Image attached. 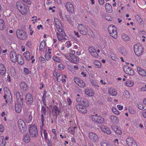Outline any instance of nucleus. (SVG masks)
Here are the masks:
<instances>
[{"label": "nucleus", "mask_w": 146, "mask_h": 146, "mask_svg": "<svg viewBox=\"0 0 146 146\" xmlns=\"http://www.w3.org/2000/svg\"><path fill=\"white\" fill-rule=\"evenodd\" d=\"M18 124L20 132L24 133L26 131L27 126L25 122L22 119H20L19 120Z\"/></svg>", "instance_id": "nucleus-5"}, {"label": "nucleus", "mask_w": 146, "mask_h": 146, "mask_svg": "<svg viewBox=\"0 0 146 146\" xmlns=\"http://www.w3.org/2000/svg\"><path fill=\"white\" fill-rule=\"evenodd\" d=\"M111 121L113 123H117L119 122V120L117 117L114 115H111L110 117Z\"/></svg>", "instance_id": "nucleus-30"}, {"label": "nucleus", "mask_w": 146, "mask_h": 146, "mask_svg": "<svg viewBox=\"0 0 146 146\" xmlns=\"http://www.w3.org/2000/svg\"><path fill=\"white\" fill-rule=\"evenodd\" d=\"M85 93L90 96H92L93 95V93L90 90L88 89L85 90Z\"/></svg>", "instance_id": "nucleus-46"}, {"label": "nucleus", "mask_w": 146, "mask_h": 146, "mask_svg": "<svg viewBox=\"0 0 146 146\" xmlns=\"http://www.w3.org/2000/svg\"><path fill=\"white\" fill-rule=\"evenodd\" d=\"M75 127H70L68 128V130L70 133L74 135L75 133Z\"/></svg>", "instance_id": "nucleus-42"}, {"label": "nucleus", "mask_w": 146, "mask_h": 146, "mask_svg": "<svg viewBox=\"0 0 146 146\" xmlns=\"http://www.w3.org/2000/svg\"><path fill=\"white\" fill-rule=\"evenodd\" d=\"M74 80L75 83L80 87L82 88L85 86V83L83 80L80 79V78L75 77L74 79Z\"/></svg>", "instance_id": "nucleus-11"}, {"label": "nucleus", "mask_w": 146, "mask_h": 146, "mask_svg": "<svg viewBox=\"0 0 146 146\" xmlns=\"http://www.w3.org/2000/svg\"><path fill=\"white\" fill-rule=\"evenodd\" d=\"M52 111L53 112L55 113V115L57 117L59 115V113L60 112L59 109L55 105L54 106Z\"/></svg>", "instance_id": "nucleus-21"}, {"label": "nucleus", "mask_w": 146, "mask_h": 146, "mask_svg": "<svg viewBox=\"0 0 146 146\" xmlns=\"http://www.w3.org/2000/svg\"><path fill=\"white\" fill-rule=\"evenodd\" d=\"M5 23L4 21L1 19H0V30H3L5 28Z\"/></svg>", "instance_id": "nucleus-36"}, {"label": "nucleus", "mask_w": 146, "mask_h": 146, "mask_svg": "<svg viewBox=\"0 0 146 146\" xmlns=\"http://www.w3.org/2000/svg\"><path fill=\"white\" fill-rule=\"evenodd\" d=\"M33 119V117L31 115V114L30 113L28 117H27L25 119L26 121L28 123H30L31 122L32 120Z\"/></svg>", "instance_id": "nucleus-41"}, {"label": "nucleus", "mask_w": 146, "mask_h": 146, "mask_svg": "<svg viewBox=\"0 0 146 146\" xmlns=\"http://www.w3.org/2000/svg\"><path fill=\"white\" fill-rule=\"evenodd\" d=\"M108 92L110 95H111L112 96H115L117 94V92L114 90L113 89H110L109 90H108Z\"/></svg>", "instance_id": "nucleus-37"}, {"label": "nucleus", "mask_w": 146, "mask_h": 146, "mask_svg": "<svg viewBox=\"0 0 146 146\" xmlns=\"http://www.w3.org/2000/svg\"><path fill=\"white\" fill-rule=\"evenodd\" d=\"M90 119L95 123H102L104 121V119L101 116L96 114L90 117Z\"/></svg>", "instance_id": "nucleus-2"}, {"label": "nucleus", "mask_w": 146, "mask_h": 146, "mask_svg": "<svg viewBox=\"0 0 146 146\" xmlns=\"http://www.w3.org/2000/svg\"><path fill=\"white\" fill-rule=\"evenodd\" d=\"M102 130L104 132L108 134H110L111 132V130L108 127H103L101 128Z\"/></svg>", "instance_id": "nucleus-29"}, {"label": "nucleus", "mask_w": 146, "mask_h": 146, "mask_svg": "<svg viewBox=\"0 0 146 146\" xmlns=\"http://www.w3.org/2000/svg\"><path fill=\"white\" fill-rule=\"evenodd\" d=\"M23 140L25 142L28 143L30 141V138L29 135L28 134H26L24 136Z\"/></svg>", "instance_id": "nucleus-33"}, {"label": "nucleus", "mask_w": 146, "mask_h": 146, "mask_svg": "<svg viewBox=\"0 0 146 146\" xmlns=\"http://www.w3.org/2000/svg\"><path fill=\"white\" fill-rule=\"evenodd\" d=\"M24 71L25 73L27 74H29L31 73V71L28 68H24Z\"/></svg>", "instance_id": "nucleus-59"}, {"label": "nucleus", "mask_w": 146, "mask_h": 146, "mask_svg": "<svg viewBox=\"0 0 146 146\" xmlns=\"http://www.w3.org/2000/svg\"><path fill=\"white\" fill-rule=\"evenodd\" d=\"M88 137L90 141L94 143L97 142L99 141L98 135L93 132H91L88 134Z\"/></svg>", "instance_id": "nucleus-9"}, {"label": "nucleus", "mask_w": 146, "mask_h": 146, "mask_svg": "<svg viewBox=\"0 0 146 146\" xmlns=\"http://www.w3.org/2000/svg\"><path fill=\"white\" fill-rule=\"evenodd\" d=\"M134 50L135 54L137 56L141 55L143 52V48L140 43L135 44L134 46Z\"/></svg>", "instance_id": "nucleus-4"}, {"label": "nucleus", "mask_w": 146, "mask_h": 146, "mask_svg": "<svg viewBox=\"0 0 146 146\" xmlns=\"http://www.w3.org/2000/svg\"><path fill=\"white\" fill-rule=\"evenodd\" d=\"M92 84L94 86H95V88H97L99 86L97 84L96 81L95 80H92L91 81Z\"/></svg>", "instance_id": "nucleus-49"}, {"label": "nucleus", "mask_w": 146, "mask_h": 146, "mask_svg": "<svg viewBox=\"0 0 146 146\" xmlns=\"http://www.w3.org/2000/svg\"><path fill=\"white\" fill-rule=\"evenodd\" d=\"M30 113L28 112V110L27 109H25L24 110L23 117L25 119L27 118L28 116L29 115Z\"/></svg>", "instance_id": "nucleus-44"}, {"label": "nucleus", "mask_w": 146, "mask_h": 146, "mask_svg": "<svg viewBox=\"0 0 146 146\" xmlns=\"http://www.w3.org/2000/svg\"><path fill=\"white\" fill-rule=\"evenodd\" d=\"M39 59L40 61L43 63H44L46 61L45 59L42 57H40Z\"/></svg>", "instance_id": "nucleus-61"}, {"label": "nucleus", "mask_w": 146, "mask_h": 146, "mask_svg": "<svg viewBox=\"0 0 146 146\" xmlns=\"http://www.w3.org/2000/svg\"><path fill=\"white\" fill-rule=\"evenodd\" d=\"M66 7L68 11L72 12L74 10V7L72 4L70 2H68L66 4Z\"/></svg>", "instance_id": "nucleus-18"}, {"label": "nucleus", "mask_w": 146, "mask_h": 146, "mask_svg": "<svg viewBox=\"0 0 146 146\" xmlns=\"http://www.w3.org/2000/svg\"><path fill=\"white\" fill-rule=\"evenodd\" d=\"M123 95L126 98H128L130 97L129 93V92L127 91H124L123 93Z\"/></svg>", "instance_id": "nucleus-51"}, {"label": "nucleus", "mask_w": 146, "mask_h": 146, "mask_svg": "<svg viewBox=\"0 0 146 146\" xmlns=\"http://www.w3.org/2000/svg\"><path fill=\"white\" fill-rule=\"evenodd\" d=\"M53 60L57 62H60L61 61V59L60 58L56 56H55L53 57Z\"/></svg>", "instance_id": "nucleus-47"}, {"label": "nucleus", "mask_w": 146, "mask_h": 146, "mask_svg": "<svg viewBox=\"0 0 146 146\" xmlns=\"http://www.w3.org/2000/svg\"><path fill=\"white\" fill-rule=\"evenodd\" d=\"M126 141L128 146H137L135 141L132 137L127 139Z\"/></svg>", "instance_id": "nucleus-13"}, {"label": "nucleus", "mask_w": 146, "mask_h": 146, "mask_svg": "<svg viewBox=\"0 0 146 146\" xmlns=\"http://www.w3.org/2000/svg\"><path fill=\"white\" fill-rule=\"evenodd\" d=\"M137 70L139 74L142 76H146V72L143 69L139 67L137 68Z\"/></svg>", "instance_id": "nucleus-23"}, {"label": "nucleus", "mask_w": 146, "mask_h": 146, "mask_svg": "<svg viewBox=\"0 0 146 146\" xmlns=\"http://www.w3.org/2000/svg\"><path fill=\"white\" fill-rule=\"evenodd\" d=\"M17 8L23 15L27 14L29 11V8L28 6L23 3L21 1H18L16 4Z\"/></svg>", "instance_id": "nucleus-1"}, {"label": "nucleus", "mask_w": 146, "mask_h": 146, "mask_svg": "<svg viewBox=\"0 0 146 146\" xmlns=\"http://www.w3.org/2000/svg\"><path fill=\"white\" fill-rule=\"evenodd\" d=\"M23 105V101H18L16 103L15 105V111L18 113H20L22 111Z\"/></svg>", "instance_id": "nucleus-10"}, {"label": "nucleus", "mask_w": 146, "mask_h": 146, "mask_svg": "<svg viewBox=\"0 0 146 146\" xmlns=\"http://www.w3.org/2000/svg\"><path fill=\"white\" fill-rule=\"evenodd\" d=\"M45 57L46 60H48L50 59L51 56L49 54H48L46 53L45 54Z\"/></svg>", "instance_id": "nucleus-55"}, {"label": "nucleus", "mask_w": 146, "mask_h": 146, "mask_svg": "<svg viewBox=\"0 0 146 146\" xmlns=\"http://www.w3.org/2000/svg\"><path fill=\"white\" fill-rule=\"evenodd\" d=\"M108 30L111 36L115 38H117V32L115 27L114 25H111L109 26Z\"/></svg>", "instance_id": "nucleus-7"}, {"label": "nucleus", "mask_w": 146, "mask_h": 146, "mask_svg": "<svg viewBox=\"0 0 146 146\" xmlns=\"http://www.w3.org/2000/svg\"><path fill=\"white\" fill-rule=\"evenodd\" d=\"M123 71L126 74L130 75L134 74V71L127 66H125L123 68Z\"/></svg>", "instance_id": "nucleus-14"}, {"label": "nucleus", "mask_w": 146, "mask_h": 146, "mask_svg": "<svg viewBox=\"0 0 146 146\" xmlns=\"http://www.w3.org/2000/svg\"><path fill=\"white\" fill-rule=\"evenodd\" d=\"M46 109L44 106H41V114L46 115Z\"/></svg>", "instance_id": "nucleus-45"}, {"label": "nucleus", "mask_w": 146, "mask_h": 146, "mask_svg": "<svg viewBox=\"0 0 146 146\" xmlns=\"http://www.w3.org/2000/svg\"><path fill=\"white\" fill-rule=\"evenodd\" d=\"M106 11L108 13H111L113 11L112 7L111 4L109 3H106L105 5Z\"/></svg>", "instance_id": "nucleus-20"}, {"label": "nucleus", "mask_w": 146, "mask_h": 146, "mask_svg": "<svg viewBox=\"0 0 146 146\" xmlns=\"http://www.w3.org/2000/svg\"><path fill=\"white\" fill-rule=\"evenodd\" d=\"M0 140V146H5L6 142L4 137L2 136Z\"/></svg>", "instance_id": "nucleus-38"}, {"label": "nucleus", "mask_w": 146, "mask_h": 146, "mask_svg": "<svg viewBox=\"0 0 146 146\" xmlns=\"http://www.w3.org/2000/svg\"><path fill=\"white\" fill-rule=\"evenodd\" d=\"M23 1L28 4L30 5L31 3L30 0H22Z\"/></svg>", "instance_id": "nucleus-63"}, {"label": "nucleus", "mask_w": 146, "mask_h": 146, "mask_svg": "<svg viewBox=\"0 0 146 146\" xmlns=\"http://www.w3.org/2000/svg\"><path fill=\"white\" fill-rule=\"evenodd\" d=\"M65 45L68 48L71 46V44L69 41H68L65 43Z\"/></svg>", "instance_id": "nucleus-60"}, {"label": "nucleus", "mask_w": 146, "mask_h": 146, "mask_svg": "<svg viewBox=\"0 0 146 146\" xmlns=\"http://www.w3.org/2000/svg\"><path fill=\"white\" fill-rule=\"evenodd\" d=\"M94 64L97 68H100L101 67V63L98 60H95Z\"/></svg>", "instance_id": "nucleus-40"}, {"label": "nucleus", "mask_w": 146, "mask_h": 146, "mask_svg": "<svg viewBox=\"0 0 146 146\" xmlns=\"http://www.w3.org/2000/svg\"><path fill=\"white\" fill-rule=\"evenodd\" d=\"M58 68L61 70H63L64 68V66L62 64H60L58 66Z\"/></svg>", "instance_id": "nucleus-54"}, {"label": "nucleus", "mask_w": 146, "mask_h": 146, "mask_svg": "<svg viewBox=\"0 0 146 146\" xmlns=\"http://www.w3.org/2000/svg\"><path fill=\"white\" fill-rule=\"evenodd\" d=\"M10 72L11 76L14 77L15 78L16 75V73L15 69L13 67H12L10 68Z\"/></svg>", "instance_id": "nucleus-34"}, {"label": "nucleus", "mask_w": 146, "mask_h": 146, "mask_svg": "<svg viewBox=\"0 0 146 146\" xmlns=\"http://www.w3.org/2000/svg\"><path fill=\"white\" fill-rule=\"evenodd\" d=\"M17 61L20 64L23 65L24 63V60L22 56L20 54H18L17 56Z\"/></svg>", "instance_id": "nucleus-22"}, {"label": "nucleus", "mask_w": 146, "mask_h": 146, "mask_svg": "<svg viewBox=\"0 0 146 146\" xmlns=\"http://www.w3.org/2000/svg\"><path fill=\"white\" fill-rule=\"evenodd\" d=\"M15 96L16 97L17 102L18 101H23V98L21 97L20 93L19 92L17 91L14 94Z\"/></svg>", "instance_id": "nucleus-24"}, {"label": "nucleus", "mask_w": 146, "mask_h": 146, "mask_svg": "<svg viewBox=\"0 0 146 146\" xmlns=\"http://www.w3.org/2000/svg\"><path fill=\"white\" fill-rule=\"evenodd\" d=\"M56 35L57 36L58 40L59 41H61L62 42H63V41L62 40V37L63 36L61 34H60L58 33H56Z\"/></svg>", "instance_id": "nucleus-52"}, {"label": "nucleus", "mask_w": 146, "mask_h": 146, "mask_svg": "<svg viewBox=\"0 0 146 146\" xmlns=\"http://www.w3.org/2000/svg\"><path fill=\"white\" fill-rule=\"evenodd\" d=\"M71 61L72 62L75 63L76 62H78L79 61L78 57L77 56H71Z\"/></svg>", "instance_id": "nucleus-26"}, {"label": "nucleus", "mask_w": 146, "mask_h": 146, "mask_svg": "<svg viewBox=\"0 0 146 146\" xmlns=\"http://www.w3.org/2000/svg\"><path fill=\"white\" fill-rule=\"evenodd\" d=\"M88 50L91 55L93 56L96 58L98 57V54L94 47L92 46L90 47L88 49Z\"/></svg>", "instance_id": "nucleus-16"}, {"label": "nucleus", "mask_w": 146, "mask_h": 146, "mask_svg": "<svg viewBox=\"0 0 146 146\" xmlns=\"http://www.w3.org/2000/svg\"><path fill=\"white\" fill-rule=\"evenodd\" d=\"M26 103L29 104H32L33 102V98L32 95L30 93L27 94L25 97Z\"/></svg>", "instance_id": "nucleus-15"}, {"label": "nucleus", "mask_w": 146, "mask_h": 146, "mask_svg": "<svg viewBox=\"0 0 146 146\" xmlns=\"http://www.w3.org/2000/svg\"><path fill=\"white\" fill-rule=\"evenodd\" d=\"M112 111L115 114L118 115L119 114V111L115 108H112Z\"/></svg>", "instance_id": "nucleus-56"}, {"label": "nucleus", "mask_w": 146, "mask_h": 146, "mask_svg": "<svg viewBox=\"0 0 146 146\" xmlns=\"http://www.w3.org/2000/svg\"><path fill=\"white\" fill-rule=\"evenodd\" d=\"M77 109L81 113H87V110L86 108L81 104H77L76 106Z\"/></svg>", "instance_id": "nucleus-12"}, {"label": "nucleus", "mask_w": 146, "mask_h": 146, "mask_svg": "<svg viewBox=\"0 0 146 146\" xmlns=\"http://www.w3.org/2000/svg\"><path fill=\"white\" fill-rule=\"evenodd\" d=\"M126 84L127 86L131 87L133 85V83L130 80H128L126 82Z\"/></svg>", "instance_id": "nucleus-50"}, {"label": "nucleus", "mask_w": 146, "mask_h": 146, "mask_svg": "<svg viewBox=\"0 0 146 146\" xmlns=\"http://www.w3.org/2000/svg\"><path fill=\"white\" fill-rule=\"evenodd\" d=\"M6 69L3 64H0V74L1 75H3L5 73Z\"/></svg>", "instance_id": "nucleus-25"}, {"label": "nucleus", "mask_w": 146, "mask_h": 146, "mask_svg": "<svg viewBox=\"0 0 146 146\" xmlns=\"http://www.w3.org/2000/svg\"><path fill=\"white\" fill-rule=\"evenodd\" d=\"M46 48V42L44 41H42L40 44L39 49L42 50V51L44 50V49Z\"/></svg>", "instance_id": "nucleus-27"}, {"label": "nucleus", "mask_w": 146, "mask_h": 146, "mask_svg": "<svg viewBox=\"0 0 146 146\" xmlns=\"http://www.w3.org/2000/svg\"><path fill=\"white\" fill-rule=\"evenodd\" d=\"M138 107L139 109L141 110H143L144 109V106L143 105L140 104L138 105Z\"/></svg>", "instance_id": "nucleus-64"}, {"label": "nucleus", "mask_w": 146, "mask_h": 146, "mask_svg": "<svg viewBox=\"0 0 146 146\" xmlns=\"http://www.w3.org/2000/svg\"><path fill=\"white\" fill-rule=\"evenodd\" d=\"M55 74L57 77V81L58 82H60L63 78L64 76L65 78H66V76L60 73L56 72Z\"/></svg>", "instance_id": "nucleus-19"}, {"label": "nucleus", "mask_w": 146, "mask_h": 146, "mask_svg": "<svg viewBox=\"0 0 146 146\" xmlns=\"http://www.w3.org/2000/svg\"><path fill=\"white\" fill-rule=\"evenodd\" d=\"M75 51L74 50H72L70 53V56L71 57V56H74L75 54Z\"/></svg>", "instance_id": "nucleus-62"}, {"label": "nucleus", "mask_w": 146, "mask_h": 146, "mask_svg": "<svg viewBox=\"0 0 146 146\" xmlns=\"http://www.w3.org/2000/svg\"><path fill=\"white\" fill-rule=\"evenodd\" d=\"M20 86L21 88L24 91H26L27 88V84L24 82H21L20 84Z\"/></svg>", "instance_id": "nucleus-28"}, {"label": "nucleus", "mask_w": 146, "mask_h": 146, "mask_svg": "<svg viewBox=\"0 0 146 146\" xmlns=\"http://www.w3.org/2000/svg\"><path fill=\"white\" fill-rule=\"evenodd\" d=\"M29 133L32 137H36L38 136V131L37 127L35 125H31L29 127Z\"/></svg>", "instance_id": "nucleus-3"}, {"label": "nucleus", "mask_w": 146, "mask_h": 146, "mask_svg": "<svg viewBox=\"0 0 146 146\" xmlns=\"http://www.w3.org/2000/svg\"><path fill=\"white\" fill-rule=\"evenodd\" d=\"M122 37L125 41H129L130 40V38L127 35L125 34H123L122 36Z\"/></svg>", "instance_id": "nucleus-39"}, {"label": "nucleus", "mask_w": 146, "mask_h": 146, "mask_svg": "<svg viewBox=\"0 0 146 146\" xmlns=\"http://www.w3.org/2000/svg\"><path fill=\"white\" fill-rule=\"evenodd\" d=\"M44 134V138L45 140H46L47 139L48 134L47 133L45 130H44L43 131Z\"/></svg>", "instance_id": "nucleus-58"}, {"label": "nucleus", "mask_w": 146, "mask_h": 146, "mask_svg": "<svg viewBox=\"0 0 146 146\" xmlns=\"http://www.w3.org/2000/svg\"><path fill=\"white\" fill-rule=\"evenodd\" d=\"M111 58L113 60L116 61L117 59L116 55L113 53H112L110 55Z\"/></svg>", "instance_id": "nucleus-48"}, {"label": "nucleus", "mask_w": 146, "mask_h": 146, "mask_svg": "<svg viewBox=\"0 0 146 146\" xmlns=\"http://www.w3.org/2000/svg\"><path fill=\"white\" fill-rule=\"evenodd\" d=\"M10 57L12 61L14 62H16L17 61V56L18 54H17L16 52L14 51H11L10 53Z\"/></svg>", "instance_id": "nucleus-17"}, {"label": "nucleus", "mask_w": 146, "mask_h": 146, "mask_svg": "<svg viewBox=\"0 0 146 146\" xmlns=\"http://www.w3.org/2000/svg\"><path fill=\"white\" fill-rule=\"evenodd\" d=\"M16 34L17 37L21 40H25L27 37V35L26 32L22 30L18 29Z\"/></svg>", "instance_id": "nucleus-6"}, {"label": "nucleus", "mask_w": 146, "mask_h": 146, "mask_svg": "<svg viewBox=\"0 0 146 146\" xmlns=\"http://www.w3.org/2000/svg\"><path fill=\"white\" fill-rule=\"evenodd\" d=\"M117 129V130H116L115 133L119 135H121L122 133V132L120 128L118 127Z\"/></svg>", "instance_id": "nucleus-57"}, {"label": "nucleus", "mask_w": 146, "mask_h": 146, "mask_svg": "<svg viewBox=\"0 0 146 146\" xmlns=\"http://www.w3.org/2000/svg\"><path fill=\"white\" fill-rule=\"evenodd\" d=\"M62 28L61 26L59 27H56V29L62 35V36H66V35L64 32V31Z\"/></svg>", "instance_id": "nucleus-31"}, {"label": "nucleus", "mask_w": 146, "mask_h": 146, "mask_svg": "<svg viewBox=\"0 0 146 146\" xmlns=\"http://www.w3.org/2000/svg\"><path fill=\"white\" fill-rule=\"evenodd\" d=\"M23 55L26 58L27 60L29 61L31 60L30 53L29 52L27 51L26 52H24L23 54Z\"/></svg>", "instance_id": "nucleus-32"}, {"label": "nucleus", "mask_w": 146, "mask_h": 146, "mask_svg": "<svg viewBox=\"0 0 146 146\" xmlns=\"http://www.w3.org/2000/svg\"><path fill=\"white\" fill-rule=\"evenodd\" d=\"M54 23L56 27H59L61 25V24L60 22L59 21L58 19L54 18Z\"/></svg>", "instance_id": "nucleus-43"}, {"label": "nucleus", "mask_w": 146, "mask_h": 146, "mask_svg": "<svg viewBox=\"0 0 146 146\" xmlns=\"http://www.w3.org/2000/svg\"><path fill=\"white\" fill-rule=\"evenodd\" d=\"M81 104L83 105L85 107H88L89 106V104L88 101L86 99H84L81 102Z\"/></svg>", "instance_id": "nucleus-35"}, {"label": "nucleus", "mask_w": 146, "mask_h": 146, "mask_svg": "<svg viewBox=\"0 0 146 146\" xmlns=\"http://www.w3.org/2000/svg\"><path fill=\"white\" fill-rule=\"evenodd\" d=\"M78 29L80 33L84 35H86L88 30L90 29V28L89 27L84 26L81 24L78 25Z\"/></svg>", "instance_id": "nucleus-8"}, {"label": "nucleus", "mask_w": 146, "mask_h": 146, "mask_svg": "<svg viewBox=\"0 0 146 146\" xmlns=\"http://www.w3.org/2000/svg\"><path fill=\"white\" fill-rule=\"evenodd\" d=\"M65 18L66 19L67 21L69 23H70L72 22V21L69 16L66 15H65Z\"/></svg>", "instance_id": "nucleus-53"}]
</instances>
